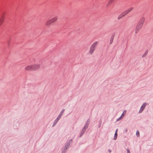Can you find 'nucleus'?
Listing matches in <instances>:
<instances>
[{"label":"nucleus","mask_w":153,"mask_h":153,"mask_svg":"<svg viewBox=\"0 0 153 153\" xmlns=\"http://www.w3.org/2000/svg\"><path fill=\"white\" fill-rule=\"evenodd\" d=\"M145 20V19L144 17H142L140 19L136 27L135 30L136 33H138L139 31L142 28L144 23Z\"/></svg>","instance_id":"f257e3e1"},{"label":"nucleus","mask_w":153,"mask_h":153,"mask_svg":"<svg viewBox=\"0 0 153 153\" xmlns=\"http://www.w3.org/2000/svg\"><path fill=\"white\" fill-rule=\"evenodd\" d=\"M98 44V42H94L91 45L90 47L89 51V53L90 54H92L93 53Z\"/></svg>","instance_id":"f03ea898"},{"label":"nucleus","mask_w":153,"mask_h":153,"mask_svg":"<svg viewBox=\"0 0 153 153\" xmlns=\"http://www.w3.org/2000/svg\"><path fill=\"white\" fill-rule=\"evenodd\" d=\"M33 71H36L39 69L40 67V65L38 64H32Z\"/></svg>","instance_id":"7ed1b4c3"},{"label":"nucleus","mask_w":153,"mask_h":153,"mask_svg":"<svg viewBox=\"0 0 153 153\" xmlns=\"http://www.w3.org/2000/svg\"><path fill=\"white\" fill-rule=\"evenodd\" d=\"M25 69L26 71H33V70L32 64L26 66L25 68Z\"/></svg>","instance_id":"20e7f679"},{"label":"nucleus","mask_w":153,"mask_h":153,"mask_svg":"<svg viewBox=\"0 0 153 153\" xmlns=\"http://www.w3.org/2000/svg\"><path fill=\"white\" fill-rule=\"evenodd\" d=\"M126 15V14L125 11L124 12L118 16L117 17L118 19L119 20L121 18L125 16Z\"/></svg>","instance_id":"39448f33"},{"label":"nucleus","mask_w":153,"mask_h":153,"mask_svg":"<svg viewBox=\"0 0 153 153\" xmlns=\"http://www.w3.org/2000/svg\"><path fill=\"white\" fill-rule=\"evenodd\" d=\"M58 19V17L57 16H56L50 19L52 23H54L56 22Z\"/></svg>","instance_id":"423d86ee"},{"label":"nucleus","mask_w":153,"mask_h":153,"mask_svg":"<svg viewBox=\"0 0 153 153\" xmlns=\"http://www.w3.org/2000/svg\"><path fill=\"white\" fill-rule=\"evenodd\" d=\"M126 111L124 110L123 111V112L122 114L121 115V116H120V117L117 119V121H118L120 120L122 118H123V117H124V115H125L126 114Z\"/></svg>","instance_id":"0eeeda50"},{"label":"nucleus","mask_w":153,"mask_h":153,"mask_svg":"<svg viewBox=\"0 0 153 153\" xmlns=\"http://www.w3.org/2000/svg\"><path fill=\"white\" fill-rule=\"evenodd\" d=\"M52 23L50 19L48 20L46 22V25L47 26H50L51 25Z\"/></svg>","instance_id":"6e6552de"},{"label":"nucleus","mask_w":153,"mask_h":153,"mask_svg":"<svg viewBox=\"0 0 153 153\" xmlns=\"http://www.w3.org/2000/svg\"><path fill=\"white\" fill-rule=\"evenodd\" d=\"M133 9V7H131L128 8V9H127V10L125 11V12L126 13V14H127L128 13H129Z\"/></svg>","instance_id":"1a4fd4ad"},{"label":"nucleus","mask_w":153,"mask_h":153,"mask_svg":"<svg viewBox=\"0 0 153 153\" xmlns=\"http://www.w3.org/2000/svg\"><path fill=\"white\" fill-rule=\"evenodd\" d=\"M61 117V115H59V116L57 117V119L55 120L54 123H55L56 124L57 122L59 120L60 118Z\"/></svg>","instance_id":"9d476101"},{"label":"nucleus","mask_w":153,"mask_h":153,"mask_svg":"<svg viewBox=\"0 0 153 153\" xmlns=\"http://www.w3.org/2000/svg\"><path fill=\"white\" fill-rule=\"evenodd\" d=\"M4 18L3 16H1L0 19V25H1V24L3 23V22L4 21Z\"/></svg>","instance_id":"9b49d317"},{"label":"nucleus","mask_w":153,"mask_h":153,"mask_svg":"<svg viewBox=\"0 0 153 153\" xmlns=\"http://www.w3.org/2000/svg\"><path fill=\"white\" fill-rule=\"evenodd\" d=\"M144 108L143 107V106H141L140 108V109L139 111V113H140L142 112L143 110H144Z\"/></svg>","instance_id":"f8f14e48"},{"label":"nucleus","mask_w":153,"mask_h":153,"mask_svg":"<svg viewBox=\"0 0 153 153\" xmlns=\"http://www.w3.org/2000/svg\"><path fill=\"white\" fill-rule=\"evenodd\" d=\"M117 133L115 132V133L114 136V140H116V139L117 138Z\"/></svg>","instance_id":"ddd939ff"},{"label":"nucleus","mask_w":153,"mask_h":153,"mask_svg":"<svg viewBox=\"0 0 153 153\" xmlns=\"http://www.w3.org/2000/svg\"><path fill=\"white\" fill-rule=\"evenodd\" d=\"M88 127H85V126H84V127L83 128L82 130V132H83V133H84V132L85 131V130H86V129Z\"/></svg>","instance_id":"4468645a"},{"label":"nucleus","mask_w":153,"mask_h":153,"mask_svg":"<svg viewBox=\"0 0 153 153\" xmlns=\"http://www.w3.org/2000/svg\"><path fill=\"white\" fill-rule=\"evenodd\" d=\"M64 111H65V109H63L60 112V113L59 115H61V116H62V114H63V113H64Z\"/></svg>","instance_id":"2eb2a0df"},{"label":"nucleus","mask_w":153,"mask_h":153,"mask_svg":"<svg viewBox=\"0 0 153 153\" xmlns=\"http://www.w3.org/2000/svg\"><path fill=\"white\" fill-rule=\"evenodd\" d=\"M146 105V103H145L143 104V105H142V106H143V108H145Z\"/></svg>","instance_id":"dca6fc26"},{"label":"nucleus","mask_w":153,"mask_h":153,"mask_svg":"<svg viewBox=\"0 0 153 153\" xmlns=\"http://www.w3.org/2000/svg\"><path fill=\"white\" fill-rule=\"evenodd\" d=\"M136 134L137 136L138 137L139 136V132L138 131H137L136 132Z\"/></svg>","instance_id":"f3484780"},{"label":"nucleus","mask_w":153,"mask_h":153,"mask_svg":"<svg viewBox=\"0 0 153 153\" xmlns=\"http://www.w3.org/2000/svg\"><path fill=\"white\" fill-rule=\"evenodd\" d=\"M127 153H131L128 149H127Z\"/></svg>","instance_id":"a211bd4d"},{"label":"nucleus","mask_w":153,"mask_h":153,"mask_svg":"<svg viewBox=\"0 0 153 153\" xmlns=\"http://www.w3.org/2000/svg\"><path fill=\"white\" fill-rule=\"evenodd\" d=\"M85 126L87 127H88V124L87 123H86L85 124Z\"/></svg>","instance_id":"6ab92c4d"},{"label":"nucleus","mask_w":153,"mask_h":153,"mask_svg":"<svg viewBox=\"0 0 153 153\" xmlns=\"http://www.w3.org/2000/svg\"><path fill=\"white\" fill-rule=\"evenodd\" d=\"M117 131H118V129H117L116 130V131L115 132H117Z\"/></svg>","instance_id":"aec40b11"},{"label":"nucleus","mask_w":153,"mask_h":153,"mask_svg":"<svg viewBox=\"0 0 153 153\" xmlns=\"http://www.w3.org/2000/svg\"><path fill=\"white\" fill-rule=\"evenodd\" d=\"M125 131H126V132H127V129H126Z\"/></svg>","instance_id":"412c9836"},{"label":"nucleus","mask_w":153,"mask_h":153,"mask_svg":"<svg viewBox=\"0 0 153 153\" xmlns=\"http://www.w3.org/2000/svg\"><path fill=\"white\" fill-rule=\"evenodd\" d=\"M108 151H109V152H111V151H110V150H109Z\"/></svg>","instance_id":"4be33fe9"},{"label":"nucleus","mask_w":153,"mask_h":153,"mask_svg":"<svg viewBox=\"0 0 153 153\" xmlns=\"http://www.w3.org/2000/svg\"><path fill=\"white\" fill-rule=\"evenodd\" d=\"M112 42L110 41V44H111Z\"/></svg>","instance_id":"5701e85b"},{"label":"nucleus","mask_w":153,"mask_h":153,"mask_svg":"<svg viewBox=\"0 0 153 153\" xmlns=\"http://www.w3.org/2000/svg\"><path fill=\"white\" fill-rule=\"evenodd\" d=\"M65 147H66V149H67V147H66V146H65Z\"/></svg>","instance_id":"b1692460"}]
</instances>
